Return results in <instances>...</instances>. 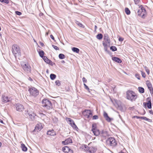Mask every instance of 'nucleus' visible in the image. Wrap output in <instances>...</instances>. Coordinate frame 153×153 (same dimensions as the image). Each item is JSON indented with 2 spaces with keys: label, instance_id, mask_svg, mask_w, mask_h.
Wrapping results in <instances>:
<instances>
[{
  "label": "nucleus",
  "instance_id": "1",
  "mask_svg": "<svg viewBox=\"0 0 153 153\" xmlns=\"http://www.w3.org/2000/svg\"><path fill=\"white\" fill-rule=\"evenodd\" d=\"M126 93V98L131 102L135 101L137 98V95L132 90H128L127 91Z\"/></svg>",
  "mask_w": 153,
  "mask_h": 153
},
{
  "label": "nucleus",
  "instance_id": "2",
  "mask_svg": "<svg viewBox=\"0 0 153 153\" xmlns=\"http://www.w3.org/2000/svg\"><path fill=\"white\" fill-rule=\"evenodd\" d=\"M24 114L27 116V118L31 120H34L35 116H36L33 110L31 108H29L27 111H25Z\"/></svg>",
  "mask_w": 153,
  "mask_h": 153
},
{
  "label": "nucleus",
  "instance_id": "3",
  "mask_svg": "<svg viewBox=\"0 0 153 153\" xmlns=\"http://www.w3.org/2000/svg\"><path fill=\"white\" fill-rule=\"evenodd\" d=\"M42 106L48 110L53 108V106L51 102L48 99H44L42 101Z\"/></svg>",
  "mask_w": 153,
  "mask_h": 153
},
{
  "label": "nucleus",
  "instance_id": "4",
  "mask_svg": "<svg viewBox=\"0 0 153 153\" xmlns=\"http://www.w3.org/2000/svg\"><path fill=\"white\" fill-rule=\"evenodd\" d=\"M106 143L108 146L114 147L116 146L117 144L115 138L113 137H110L106 140Z\"/></svg>",
  "mask_w": 153,
  "mask_h": 153
},
{
  "label": "nucleus",
  "instance_id": "5",
  "mask_svg": "<svg viewBox=\"0 0 153 153\" xmlns=\"http://www.w3.org/2000/svg\"><path fill=\"white\" fill-rule=\"evenodd\" d=\"M12 53L16 57V55L19 56H21V52L19 47L16 45H14L12 47Z\"/></svg>",
  "mask_w": 153,
  "mask_h": 153
},
{
  "label": "nucleus",
  "instance_id": "6",
  "mask_svg": "<svg viewBox=\"0 0 153 153\" xmlns=\"http://www.w3.org/2000/svg\"><path fill=\"white\" fill-rule=\"evenodd\" d=\"M31 96L36 97L39 94L38 90L34 87L29 88L28 90Z\"/></svg>",
  "mask_w": 153,
  "mask_h": 153
},
{
  "label": "nucleus",
  "instance_id": "7",
  "mask_svg": "<svg viewBox=\"0 0 153 153\" xmlns=\"http://www.w3.org/2000/svg\"><path fill=\"white\" fill-rule=\"evenodd\" d=\"M91 131L93 133L94 135L97 136L100 134V130L97 128V124L94 123L92 124Z\"/></svg>",
  "mask_w": 153,
  "mask_h": 153
},
{
  "label": "nucleus",
  "instance_id": "8",
  "mask_svg": "<svg viewBox=\"0 0 153 153\" xmlns=\"http://www.w3.org/2000/svg\"><path fill=\"white\" fill-rule=\"evenodd\" d=\"M66 120L68 123L71 125L74 129L77 131L78 128L72 120L70 118L67 117L66 118Z\"/></svg>",
  "mask_w": 153,
  "mask_h": 153
},
{
  "label": "nucleus",
  "instance_id": "9",
  "mask_svg": "<svg viewBox=\"0 0 153 153\" xmlns=\"http://www.w3.org/2000/svg\"><path fill=\"white\" fill-rule=\"evenodd\" d=\"M83 115L88 118L91 117L92 115V113L90 110H84L82 113Z\"/></svg>",
  "mask_w": 153,
  "mask_h": 153
},
{
  "label": "nucleus",
  "instance_id": "10",
  "mask_svg": "<svg viewBox=\"0 0 153 153\" xmlns=\"http://www.w3.org/2000/svg\"><path fill=\"white\" fill-rule=\"evenodd\" d=\"M23 69L26 72H30L31 71V67L29 64H25L22 65Z\"/></svg>",
  "mask_w": 153,
  "mask_h": 153
},
{
  "label": "nucleus",
  "instance_id": "11",
  "mask_svg": "<svg viewBox=\"0 0 153 153\" xmlns=\"http://www.w3.org/2000/svg\"><path fill=\"white\" fill-rule=\"evenodd\" d=\"M16 110L19 112L22 111L24 109V106L20 103H16L15 104Z\"/></svg>",
  "mask_w": 153,
  "mask_h": 153
},
{
  "label": "nucleus",
  "instance_id": "12",
  "mask_svg": "<svg viewBox=\"0 0 153 153\" xmlns=\"http://www.w3.org/2000/svg\"><path fill=\"white\" fill-rule=\"evenodd\" d=\"M140 9L138 10V12H142V13H143L142 16V18L144 19L145 18V14L146 13V10L145 8L142 6L140 7Z\"/></svg>",
  "mask_w": 153,
  "mask_h": 153
},
{
  "label": "nucleus",
  "instance_id": "13",
  "mask_svg": "<svg viewBox=\"0 0 153 153\" xmlns=\"http://www.w3.org/2000/svg\"><path fill=\"white\" fill-rule=\"evenodd\" d=\"M2 101L4 103H7L10 101V98H9L7 96L4 95H2Z\"/></svg>",
  "mask_w": 153,
  "mask_h": 153
},
{
  "label": "nucleus",
  "instance_id": "14",
  "mask_svg": "<svg viewBox=\"0 0 153 153\" xmlns=\"http://www.w3.org/2000/svg\"><path fill=\"white\" fill-rule=\"evenodd\" d=\"M108 133L107 131L102 130L100 132V135L101 136L105 138L108 135Z\"/></svg>",
  "mask_w": 153,
  "mask_h": 153
},
{
  "label": "nucleus",
  "instance_id": "15",
  "mask_svg": "<svg viewBox=\"0 0 153 153\" xmlns=\"http://www.w3.org/2000/svg\"><path fill=\"white\" fill-rule=\"evenodd\" d=\"M112 59L113 61L119 63H120L122 62L120 58L117 57H113L112 58Z\"/></svg>",
  "mask_w": 153,
  "mask_h": 153
},
{
  "label": "nucleus",
  "instance_id": "16",
  "mask_svg": "<svg viewBox=\"0 0 153 153\" xmlns=\"http://www.w3.org/2000/svg\"><path fill=\"white\" fill-rule=\"evenodd\" d=\"M47 135H50L52 136H54L56 134L54 130L53 129L51 130H49L48 131L47 133Z\"/></svg>",
  "mask_w": 153,
  "mask_h": 153
},
{
  "label": "nucleus",
  "instance_id": "17",
  "mask_svg": "<svg viewBox=\"0 0 153 153\" xmlns=\"http://www.w3.org/2000/svg\"><path fill=\"white\" fill-rule=\"evenodd\" d=\"M62 151L65 153H68L69 148L68 146H65L62 148Z\"/></svg>",
  "mask_w": 153,
  "mask_h": 153
},
{
  "label": "nucleus",
  "instance_id": "18",
  "mask_svg": "<svg viewBox=\"0 0 153 153\" xmlns=\"http://www.w3.org/2000/svg\"><path fill=\"white\" fill-rule=\"evenodd\" d=\"M21 147L22 149V150L25 152H26L27 151V148L25 146V145L23 143H22L21 144Z\"/></svg>",
  "mask_w": 153,
  "mask_h": 153
},
{
  "label": "nucleus",
  "instance_id": "19",
  "mask_svg": "<svg viewBox=\"0 0 153 153\" xmlns=\"http://www.w3.org/2000/svg\"><path fill=\"white\" fill-rule=\"evenodd\" d=\"M42 128L41 127H39L38 125H36L35 126L34 129L33 131V132H34L35 131L38 132V130L40 131Z\"/></svg>",
  "mask_w": 153,
  "mask_h": 153
},
{
  "label": "nucleus",
  "instance_id": "20",
  "mask_svg": "<svg viewBox=\"0 0 153 153\" xmlns=\"http://www.w3.org/2000/svg\"><path fill=\"white\" fill-rule=\"evenodd\" d=\"M45 62L47 64L50 65L51 66H53V64H54V63H53L51 60L49 59L48 58H47V59L45 61Z\"/></svg>",
  "mask_w": 153,
  "mask_h": 153
},
{
  "label": "nucleus",
  "instance_id": "21",
  "mask_svg": "<svg viewBox=\"0 0 153 153\" xmlns=\"http://www.w3.org/2000/svg\"><path fill=\"white\" fill-rule=\"evenodd\" d=\"M72 50L74 52L78 53L79 51V48H76L73 47L72 48Z\"/></svg>",
  "mask_w": 153,
  "mask_h": 153
},
{
  "label": "nucleus",
  "instance_id": "22",
  "mask_svg": "<svg viewBox=\"0 0 153 153\" xmlns=\"http://www.w3.org/2000/svg\"><path fill=\"white\" fill-rule=\"evenodd\" d=\"M139 91L141 93H143L144 92L145 90L144 88L141 87H139L138 88Z\"/></svg>",
  "mask_w": 153,
  "mask_h": 153
},
{
  "label": "nucleus",
  "instance_id": "23",
  "mask_svg": "<svg viewBox=\"0 0 153 153\" xmlns=\"http://www.w3.org/2000/svg\"><path fill=\"white\" fill-rule=\"evenodd\" d=\"M96 38L99 40H101L102 39L103 35L101 33H98L96 36Z\"/></svg>",
  "mask_w": 153,
  "mask_h": 153
},
{
  "label": "nucleus",
  "instance_id": "24",
  "mask_svg": "<svg viewBox=\"0 0 153 153\" xmlns=\"http://www.w3.org/2000/svg\"><path fill=\"white\" fill-rule=\"evenodd\" d=\"M141 119L150 122H152V120L148 118L147 117H141Z\"/></svg>",
  "mask_w": 153,
  "mask_h": 153
},
{
  "label": "nucleus",
  "instance_id": "25",
  "mask_svg": "<svg viewBox=\"0 0 153 153\" xmlns=\"http://www.w3.org/2000/svg\"><path fill=\"white\" fill-rule=\"evenodd\" d=\"M67 143L66 144H69V143H72V139L70 137L68 138L65 140Z\"/></svg>",
  "mask_w": 153,
  "mask_h": 153
},
{
  "label": "nucleus",
  "instance_id": "26",
  "mask_svg": "<svg viewBox=\"0 0 153 153\" xmlns=\"http://www.w3.org/2000/svg\"><path fill=\"white\" fill-rule=\"evenodd\" d=\"M56 77V75L53 74H51L50 75V79L52 80H54Z\"/></svg>",
  "mask_w": 153,
  "mask_h": 153
},
{
  "label": "nucleus",
  "instance_id": "27",
  "mask_svg": "<svg viewBox=\"0 0 153 153\" xmlns=\"http://www.w3.org/2000/svg\"><path fill=\"white\" fill-rule=\"evenodd\" d=\"M147 106L148 108L149 109H151L152 108L151 102L150 101H149L147 103Z\"/></svg>",
  "mask_w": 153,
  "mask_h": 153
},
{
  "label": "nucleus",
  "instance_id": "28",
  "mask_svg": "<svg viewBox=\"0 0 153 153\" xmlns=\"http://www.w3.org/2000/svg\"><path fill=\"white\" fill-rule=\"evenodd\" d=\"M39 53L40 56L41 58L45 56H44V52L42 50H41L39 51Z\"/></svg>",
  "mask_w": 153,
  "mask_h": 153
},
{
  "label": "nucleus",
  "instance_id": "29",
  "mask_svg": "<svg viewBox=\"0 0 153 153\" xmlns=\"http://www.w3.org/2000/svg\"><path fill=\"white\" fill-rule=\"evenodd\" d=\"M110 49L112 51H116L117 50V48L114 46H112L110 47Z\"/></svg>",
  "mask_w": 153,
  "mask_h": 153
},
{
  "label": "nucleus",
  "instance_id": "30",
  "mask_svg": "<svg viewBox=\"0 0 153 153\" xmlns=\"http://www.w3.org/2000/svg\"><path fill=\"white\" fill-rule=\"evenodd\" d=\"M125 12L126 14L127 15H129L130 14L131 12L129 9L127 7H126L125 9Z\"/></svg>",
  "mask_w": 153,
  "mask_h": 153
},
{
  "label": "nucleus",
  "instance_id": "31",
  "mask_svg": "<svg viewBox=\"0 0 153 153\" xmlns=\"http://www.w3.org/2000/svg\"><path fill=\"white\" fill-rule=\"evenodd\" d=\"M59 58L60 59H63L65 58V56L62 53H60L59 55Z\"/></svg>",
  "mask_w": 153,
  "mask_h": 153
},
{
  "label": "nucleus",
  "instance_id": "32",
  "mask_svg": "<svg viewBox=\"0 0 153 153\" xmlns=\"http://www.w3.org/2000/svg\"><path fill=\"white\" fill-rule=\"evenodd\" d=\"M108 34L107 33H105L103 36V39L105 41L108 40L109 38Z\"/></svg>",
  "mask_w": 153,
  "mask_h": 153
},
{
  "label": "nucleus",
  "instance_id": "33",
  "mask_svg": "<svg viewBox=\"0 0 153 153\" xmlns=\"http://www.w3.org/2000/svg\"><path fill=\"white\" fill-rule=\"evenodd\" d=\"M76 25H77L79 26V27H83V28L84 27V25H83L82 23H80L78 21H76Z\"/></svg>",
  "mask_w": 153,
  "mask_h": 153
},
{
  "label": "nucleus",
  "instance_id": "34",
  "mask_svg": "<svg viewBox=\"0 0 153 153\" xmlns=\"http://www.w3.org/2000/svg\"><path fill=\"white\" fill-rule=\"evenodd\" d=\"M105 119L108 122H110L112 120H113V118L110 117L108 116L107 117H105Z\"/></svg>",
  "mask_w": 153,
  "mask_h": 153
},
{
  "label": "nucleus",
  "instance_id": "35",
  "mask_svg": "<svg viewBox=\"0 0 153 153\" xmlns=\"http://www.w3.org/2000/svg\"><path fill=\"white\" fill-rule=\"evenodd\" d=\"M97 149L94 147H92L91 149L89 151V152L91 153H93L96 152Z\"/></svg>",
  "mask_w": 153,
  "mask_h": 153
},
{
  "label": "nucleus",
  "instance_id": "36",
  "mask_svg": "<svg viewBox=\"0 0 153 153\" xmlns=\"http://www.w3.org/2000/svg\"><path fill=\"white\" fill-rule=\"evenodd\" d=\"M61 82L59 80H56L55 82V84L56 85L59 86L61 85Z\"/></svg>",
  "mask_w": 153,
  "mask_h": 153
},
{
  "label": "nucleus",
  "instance_id": "37",
  "mask_svg": "<svg viewBox=\"0 0 153 153\" xmlns=\"http://www.w3.org/2000/svg\"><path fill=\"white\" fill-rule=\"evenodd\" d=\"M82 148L87 150H88L89 149V147L86 145H84L82 146Z\"/></svg>",
  "mask_w": 153,
  "mask_h": 153
},
{
  "label": "nucleus",
  "instance_id": "38",
  "mask_svg": "<svg viewBox=\"0 0 153 153\" xmlns=\"http://www.w3.org/2000/svg\"><path fill=\"white\" fill-rule=\"evenodd\" d=\"M0 1L2 3H4L7 4H8L9 2L8 0H0Z\"/></svg>",
  "mask_w": 153,
  "mask_h": 153
},
{
  "label": "nucleus",
  "instance_id": "39",
  "mask_svg": "<svg viewBox=\"0 0 153 153\" xmlns=\"http://www.w3.org/2000/svg\"><path fill=\"white\" fill-rule=\"evenodd\" d=\"M144 68L146 72H147V74L148 75H149L150 73V71H149V69L146 66L144 67Z\"/></svg>",
  "mask_w": 153,
  "mask_h": 153
},
{
  "label": "nucleus",
  "instance_id": "40",
  "mask_svg": "<svg viewBox=\"0 0 153 153\" xmlns=\"http://www.w3.org/2000/svg\"><path fill=\"white\" fill-rule=\"evenodd\" d=\"M147 85L148 87H152V85L151 82H150L149 81H148L147 82Z\"/></svg>",
  "mask_w": 153,
  "mask_h": 153
},
{
  "label": "nucleus",
  "instance_id": "41",
  "mask_svg": "<svg viewBox=\"0 0 153 153\" xmlns=\"http://www.w3.org/2000/svg\"><path fill=\"white\" fill-rule=\"evenodd\" d=\"M84 86L85 88L86 89H87L88 91H89V92H90V89L86 85V84H85V83H84Z\"/></svg>",
  "mask_w": 153,
  "mask_h": 153
},
{
  "label": "nucleus",
  "instance_id": "42",
  "mask_svg": "<svg viewBox=\"0 0 153 153\" xmlns=\"http://www.w3.org/2000/svg\"><path fill=\"white\" fill-rule=\"evenodd\" d=\"M135 77L137 78L138 79H140V75L138 74H135Z\"/></svg>",
  "mask_w": 153,
  "mask_h": 153
},
{
  "label": "nucleus",
  "instance_id": "43",
  "mask_svg": "<svg viewBox=\"0 0 153 153\" xmlns=\"http://www.w3.org/2000/svg\"><path fill=\"white\" fill-rule=\"evenodd\" d=\"M52 47L56 50H59V48H58L57 46L53 45H52Z\"/></svg>",
  "mask_w": 153,
  "mask_h": 153
},
{
  "label": "nucleus",
  "instance_id": "44",
  "mask_svg": "<svg viewBox=\"0 0 153 153\" xmlns=\"http://www.w3.org/2000/svg\"><path fill=\"white\" fill-rule=\"evenodd\" d=\"M149 90L150 91V93L151 94H153V88L152 87H149L148 88Z\"/></svg>",
  "mask_w": 153,
  "mask_h": 153
},
{
  "label": "nucleus",
  "instance_id": "45",
  "mask_svg": "<svg viewBox=\"0 0 153 153\" xmlns=\"http://www.w3.org/2000/svg\"><path fill=\"white\" fill-rule=\"evenodd\" d=\"M149 90L150 91V93L151 94H153V88L152 87H149L148 88Z\"/></svg>",
  "mask_w": 153,
  "mask_h": 153
},
{
  "label": "nucleus",
  "instance_id": "46",
  "mask_svg": "<svg viewBox=\"0 0 153 153\" xmlns=\"http://www.w3.org/2000/svg\"><path fill=\"white\" fill-rule=\"evenodd\" d=\"M98 118V116L97 115H95L93 116L92 117V120H97Z\"/></svg>",
  "mask_w": 153,
  "mask_h": 153
},
{
  "label": "nucleus",
  "instance_id": "47",
  "mask_svg": "<svg viewBox=\"0 0 153 153\" xmlns=\"http://www.w3.org/2000/svg\"><path fill=\"white\" fill-rule=\"evenodd\" d=\"M15 14L16 15H17L19 16H20L22 14V13L21 12L19 11H15Z\"/></svg>",
  "mask_w": 153,
  "mask_h": 153
},
{
  "label": "nucleus",
  "instance_id": "48",
  "mask_svg": "<svg viewBox=\"0 0 153 153\" xmlns=\"http://www.w3.org/2000/svg\"><path fill=\"white\" fill-rule=\"evenodd\" d=\"M105 42L107 43L109 45H110L111 40L110 38H108V40H106L105 41Z\"/></svg>",
  "mask_w": 153,
  "mask_h": 153
},
{
  "label": "nucleus",
  "instance_id": "49",
  "mask_svg": "<svg viewBox=\"0 0 153 153\" xmlns=\"http://www.w3.org/2000/svg\"><path fill=\"white\" fill-rule=\"evenodd\" d=\"M108 116V114L105 112V111H104L103 113V116L105 118V117H107Z\"/></svg>",
  "mask_w": 153,
  "mask_h": 153
},
{
  "label": "nucleus",
  "instance_id": "50",
  "mask_svg": "<svg viewBox=\"0 0 153 153\" xmlns=\"http://www.w3.org/2000/svg\"><path fill=\"white\" fill-rule=\"evenodd\" d=\"M141 72L142 77H143V78H145L146 77L145 73L144 72H143L142 71H141Z\"/></svg>",
  "mask_w": 153,
  "mask_h": 153
},
{
  "label": "nucleus",
  "instance_id": "51",
  "mask_svg": "<svg viewBox=\"0 0 153 153\" xmlns=\"http://www.w3.org/2000/svg\"><path fill=\"white\" fill-rule=\"evenodd\" d=\"M137 13H138V15L139 16H141L142 17V14L143 13H142V12H138V10L137 11Z\"/></svg>",
  "mask_w": 153,
  "mask_h": 153
},
{
  "label": "nucleus",
  "instance_id": "52",
  "mask_svg": "<svg viewBox=\"0 0 153 153\" xmlns=\"http://www.w3.org/2000/svg\"><path fill=\"white\" fill-rule=\"evenodd\" d=\"M135 3V4H137L139 2L140 0H134Z\"/></svg>",
  "mask_w": 153,
  "mask_h": 153
},
{
  "label": "nucleus",
  "instance_id": "53",
  "mask_svg": "<svg viewBox=\"0 0 153 153\" xmlns=\"http://www.w3.org/2000/svg\"><path fill=\"white\" fill-rule=\"evenodd\" d=\"M106 52L108 54H109L110 56H112V53L110 51H109V50H108V51H107V52Z\"/></svg>",
  "mask_w": 153,
  "mask_h": 153
},
{
  "label": "nucleus",
  "instance_id": "54",
  "mask_svg": "<svg viewBox=\"0 0 153 153\" xmlns=\"http://www.w3.org/2000/svg\"><path fill=\"white\" fill-rule=\"evenodd\" d=\"M134 109V106H133L132 107H130L128 108V109L130 110L133 111Z\"/></svg>",
  "mask_w": 153,
  "mask_h": 153
},
{
  "label": "nucleus",
  "instance_id": "55",
  "mask_svg": "<svg viewBox=\"0 0 153 153\" xmlns=\"http://www.w3.org/2000/svg\"><path fill=\"white\" fill-rule=\"evenodd\" d=\"M124 38L120 37L118 39L119 41L120 42H122Z\"/></svg>",
  "mask_w": 153,
  "mask_h": 153
},
{
  "label": "nucleus",
  "instance_id": "56",
  "mask_svg": "<svg viewBox=\"0 0 153 153\" xmlns=\"http://www.w3.org/2000/svg\"><path fill=\"white\" fill-rule=\"evenodd\" d=\"M67 143L65 140V141H63L62 142V144L64 145H68V144H65Z\"/></svg>",
  "mask_w": 153,
  "mask_h": 153
},
{
  "label": "nucleus",
  "instance_id": "57",
  "mask_svg": "<svg viewBox=\"0 0 153 153\" xmlns=\"http://www.w3.org/2000/svg\"><path fill=\"white\" fill-rule=\"evenodd\" d=\"M83 82L84 83H86L87 82V80L85 77H83L82 79Z\"/></svg>",
  "mask_w": 153,
  "mask_h": 153
},
{
  "label": "nucleus",
  "instance_id": "58",
  "mask_svg": "<svg viewBox=\"0 0 153 153\" xmlns=\"http://www.w3.org/2000/svg\"><path fill=\"white\" fill-rule=\"evenodd\" d=\"M104 49L105 52H107L108 50V46L104 47Z\"/></svg>",
  "mask_w": 153,
  "mask_h": 153
},
{
  "label": "nucleus",
  "instance_id": "59",
  "mask_svg": "<svg viewBox=\"0 0 153 153\" xmlns=\"http://www.w3.org/2000/svg\"><path fill=\"white\" fill-rule=\"evenodd\" d=\"M141 117H139L137 116H134L133 117V118H136L137 119H141Z\"/></svg>",
  "mask_w": 153,
  "mask_h": 153
},
{
  "label": "nucleus",
  "instance_id": "60",
  "mask_svg": "<svg viewBox=\"0 0 153 153\" xmlns=\"http://www.w3.org/2000/svg\"><path fill=\"white\" fill-rule=\"evenodd\" d=\"M68 153H73V151L70 148L69 150H68Z\"/></svg>",
  "mask_w": 153,
  "mask_h": 153
},
{
  "label": "nucleus",
  "instance_id": "61",
  "mask_svg": "<svg viewBox=\"0 0 153 153\" xmlns=\"http://www.w3.org/2000/svg\"><path fill=\"white\" fill-rule=\"evenodd\" d=\"M42 58L43 59V60L45 62V61L46 59H47L48 58L47 56H44L43 57H42Z\"/></svg>",
  "mask_w": 153,
  "mask_h": 153
},
{
  "label": "nucleus",
  "instance_id": "62",
  "mask_svg": "<svg viewBox=\"0 0 153 153\" xmlns=\"http://www.w3.org/2000/svg\"><path fill=\"white\" fill-rule=\"evenodd\" d=\"M50 37L52 39H53V40L55 41L54 38V36H53L51 34L50 35Z\"/></svg>",
  "mask_w": 153,
  "mask_h": 153
},
{
  "label": "nucleus",
  "instance_id": "63",
  "mask_svg": "<svg viewBox=\"0 0 153 153\" xmlns=\"http://www.w3.org/2000/svg\"><path fill=\"white\" fill-rule=\"evenodd\" d=\"M106 43H106V42L105 43V42H103L102 45H103L104 46V47H105V46H108V45L106 44Z\"/></svg>",
  "mask_w": 153,
  "mask_h": 153
},
{
  "label": "nucleus",
  "instance_id": "64",
  "mask_svg": "<svg viewBox=\"0 0 153 153\" xmlns=\"http://www.w3.org/2000/svg\"><path fill=\"white\" fill-rule=\"evenodd\" d=\"M149 112L151 114L153 115V111L152 110H149Z\"/></svg>",
  "mask_w": 153,
  "mask_h": 153
}]
</instances>
